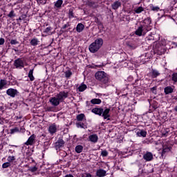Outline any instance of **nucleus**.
<instances>
[{"instance_id": "f257e3e1", "label": "nucleus", "mask_w": 177, "mask_h": 177, "mask_svg": "<svg viewBox=\"0 0 177 177\" xmlns=\"http://www.w3.org/2000/svg\"><path fill=\"white\" fill-rule=\"evenodd\" d=\"M151 19L147 18L144 19L142 24H141L135 31L136 35L142 37V35H146L149 31L151 30Z\"/></svg>"}, {"instance_id": "f03ea898", "label": "nucleus", "mask_w": 177, "mask_h": 177, "mask_svg": "<svg viewBox=\"0 0 177 177\" xmlns=\"http://www.w3.org/2000/svg\"><path fill=\"white\" fill-rule=\"evenodd\" d=\"M68 97V92L67 91H60L59 93L56 95L55 97H53L50 98V103H51L52 106L55 107L59 106L60 103L64 102V100Z\"/></svg>"}, {"instance_id": "7ed1b4c3", "label": "nucleus", "mask_w": 177, "mask_h": 177, "mask_svg": "<svg viewBox=\"0 0 177 177\" xmlns=\"http://www.w3.org/2000/svg\"><path fill=\"white\" fill-rule=\"evenodd\" d=\"M95 77L98 81H100L102 88H107L109 86V75L104 71H97Z\"/></svg>"}, {"instance_id": "20e7f679", "label": "nucleus", "mask_w": 177, "mask_h": 177, "mask_svg": "<svg viewBox=\"0 0 177 177\" xmlns=\"http://www.w3.org/2000/svg\"><path fill=\"white\" fill-rule=\"evenodd\" d=\"M103 46V39L102 38H98L95 40L88 47V50L91 53H96L100 48Z\"/></svg>"}, {"instance_id": "39448f33", "label": "nucleus", "mask_w": 177, "mask_h": 177, "mask_svg": "<svg viewBox=\"0 0 177 177\" xmlns=\"http://www.w3.org/2000/svg\"><path fill=\"white\" fill-rule=\"evenodd\" d=\"M171 151V147L169 146V143L167 142H165L162 143V150L161 152L162 158H165V156L168 154Z\"/></svg>"}, {"instance_id": "423d86ee", "label": "nucleus", "mask_w": 177, "mask_h": 177, "mask_svg": "<svg viewBox=\"0 0 177 177\" xmlns=\"http://www.w3.org/2000/svg\"><path fill=\"white\" fill-rule=\"evenodd\" d=\"M14 66L16 68H24V61L21 58H18L14 61Z\"/></svg>"}, {"instance_id": "0eeeda50", "label": "nucleus", "mask_w": 177, "mask_h": 177, "mask_svg": "<svg viewBox=\"0 0 177 177\" xmlns=\"http://www.w3.org/2000/svg\"><path fill=\"white\" fill-rule=\"evenodd\" d=\"M37 136L35 134H32L28 139V140L24 143L26 146H32L35 145V139Z\"/></svg>"}, {"instance_id": "6e6552de", "label": "nucleus", "mask_w": 177, "mask_h": 177, "mask_svg": "<svg viewBox=\"0 0 177 177\" xmlns=\"http://www.w3.org/2000/svg\"><path fill=\"white\" fill-rule=\"evenodd\" d=\"M6 93L10 97H16L19 95V91L17 89L10 88L6 91Z\"/></svg>"}, {"instance_id": "1a4fd4ad", "label": "nucleus", "mask_w": 177, "mask_h": 177, "mask_svg": "<svg viewBox=\"0 0 177 177\" xmlns=\"http://www.w3.org/2000/svg\"><path fill=\"white\" fill-rule=\"evenodd\" d=\"M102 117H104V120H110V109H103Z\"/></svg>"}, {"instance_id": "9d476101", "label": "nucleus", "mask_w": 177, "mask_h": 177, "mask_svg": "<svg viewBox=\"0 0 177 177\" xmlns=\"http://www.w3.org/2000/svg\"><path fill=\"white\" fill-rule=\"evenodd\" d=\"M143 158L145 161H151L153 160V153L147 151L143 155Z\"/></svg>"}, {"instance_id": "9b49d317", "label": "nucleus", "mask_w": 177, "mask_h": 177, "mask_svg": "<svg viewBox=\"0 0 177 177\" xmlns=\"http://www.w3.org/2000/svg\"><path fill=\"white\" fill-rule=\"evenodd\" d=\"M64 146V140L63 139L59 138L55 145V147L56 150H58V149H60V147H63Z\"/></svg>"}, {"instance_id": "f8f14e48", "label": "nucleus", "mask_w": 177, "mask_h": 177, "mask_svg": "<svg viewBox=\"0 0 177 177\" xmlns=\"http://www.w3.org/2000/svg\"><path fill=\"white\" fill-rule=\"evenodd\" d=\"M91 113L102 116V114H103V108H93L91 110Z\"/></svg>"}, {"instance_id": "ddd939ff", "label": "nucleus", "mask_w": 177, "mask_h": 177, "mask_svg": "<svg viewBox=\"0 0 177 177\" xmlns=\"http://www.w3.org/2000/svg\"><path fill=\"white\" fill-rule=\"evenodd\" d=\"M88 140L92 143H97V140H99V137L96 134H92L88 136Z\"/></svg>"}, {"instance_id": "4468645a", "label": "nucleus", "mask_w": 177, "mask_h": 177, "mask_svg": "<svg viewBox=\"0 0 177 177\" xmlns=\"http://www.w3.org/2000/svg\"><path fill=\"white\" fill-rule=\"evenodd\" d=\"M121 5L120 1H115L111 4V8L113 10H117L118 8H121Z\"/></svg>"}, {"instance_id": "2eb2a0df", "label": "nucleus", "mask_w": 177, "mask_h": 177, "mask_svg": "<svg viewBox=\"0 0 177 177\" xmlns=\"http://www.w3.org/2000/svg\"><path fill=\"white\" fill-rule=\"evenodd\" d=\"M56 131H57V127L55 123L51 124L48 128V132H50L51 135H53V133H56Z\"/></svg>"}, {"instance_id": "dca6fc26", "label": "nucleus", "mask_w": 177, "mask_h": 177, "mask_svg": "<svg viewBox=\"0 0 177 177\" xmlns=\"http://www.w3.org/2000/svg\"><path fill=\"white\" fill-rule=\"evenodd\" d=\"M165 95H171L174 93V86H168L164 88Z\"/></svg>"}, {"instance_id": "f3484780", "label": "nucleus", "mask_w": 177, "mask_h": 177, "mask_svg": "<svg viewBox=\"0 0 177 177\" xmlns=\"http://www.w3.org/2000/svg\"><path fill=\"white\" fill-rule=\"evenodd\" d=\"M106 172L107 171H106V170H104L103 169H100L97 170L96 175L98 177H104V176H106Z\"/></svg>"}, {"instance_id": "a211bd4d", "label": "nucleus", "mask_w": 177, "mask_h": 177, "mask_svg": "<svg viewBox=\"0 0 177 177\" xmlns=\"http://www.w3.org/2000/svg\"><path fill=\"white\" fill-rule=\"evenodd\" d=\"M84 28H85V26H84V24L80 23L76 26V31L77 32H82V31H84Z\"/></svg>"}, {"instance_id": "6ab92c4d", "label": "nucleus", "mask_w": 177, "mask_h": 177, "mask_svg": "<svg viewBox=\"0 0 177 177\" xmlns=\"http://www.w3.org/2000/svg\"><path fill=\"white\" fill-rule=\"evenodd\" d=\"M137 136L142 137V138H146V136L147 135V131L145 130H140V131H138L136 133Z\"/></svg>"}, {"instance_id": "aec40b11", "label": "nucleus", "mask_w": 177, "mask_h": 177, "mask_svg": "<svg viewBox=\"0 0 177 177\" xmlns=\"http://www.w3.org/2000/svg\"><path fill=\"white\" fill-rule=\"evenodd\" d=\"M151 74L152 78H157L160 75V72L156 69H152Z\"/></svg>"}, {"instance_id": "412c9836", "label": "nucleus", "mask_w": 177, "mask_h": 177, "mask_svg": "<svg viewBox=\"0 0 177 177\" xmlns=\"http://www.w3.org/2000/svg\"><path fill=\"white\" fill-rule=\"evenodd\" d=\"M8 84V81L6 80H0V91H2L5 86H6Z\"/></svg>"}, {"instance_id": "4be33fe9", "label": "nucleus", "mask_w": 177, "mask_h": 177, "mask_svg": "<svg viewBox=\"0 0 177 177\" xmlns=\"http://www.w3.org/2000/svg\"><path fill=\"white\" fill-rule=\"evenodd\" d=\"M144 10H145V8L142 6L136 7L133 9V11L135 12V13H137L138 15H139V13H142V12H143Z\"/></svg>"}, {"instance_id": "5701e85b", "label": "nucleus", "mask_w": 177, "mask_h": 177, "mask_svg": "<svg viewBox=\"0 0 177 177\" xmlns=\"http://www.w3.org/2000/svg\"><path fill=\"white\" fill-rule=\"evenodd\" d=\"M30 44L32 45V46H37V45L39 44V40H38L37 38H33L30 40Z\"/></svg>"}, {"instance_id": "b1692460", "label": "nucleus", "mask_w": 177, "mask_h": 177, "mask_svg": "<svg viewBox=\"0 0 177 177\" xmlns=\"http://www.w3.org/2000/svg\"><path fill=\"white\" fill-rule=\"evenodd\" d=\"M84 150V147L82 145H77L75 148V151L77 154H80V153H82V151Z\"/></svg>"}, {"instance_id": "393cba45", "label": "nucleus", "mask_w": 177, "mask_h": 177, "mask_svg": "<svg viewBox=\"0 0 177 177\" xmlns=\"http://www.w3.org/2000/svg\"><path fill=\"white\" fill-rule=\"evenodd\" d=\"M91 103L92 104H100V103H102V100L94 98L91 100Z\"/></svg>"}, {"instance_id": "a878e982", "label": "nucleus", "mask_w": 177, "mask_h": 177, "mask_svg": "<svg viewBox=\"0 0 177 177\" xmlns=\"http://www.w3.org/2000/svg\"><path fill=\"white\" fill-rule=\"evenodd\" d=\"M76 118H77V121H84V120H86L85 118V114H84V113H80V114L77 115Z\"/></svg>"}, {"instance_id": "bb28decb", "label": "nucleus", "mask_w": 177, "mask_h": 177, "mask_svg": "<svg viewBox=\"0 0 177 177\" xmlns=\"http://www.w3.org/2000/svg\"><path fill=\"white\" fill-rule=\"evenodd\" d=\"M32 74H34V69H30L28 73V77L30 81H34V80H35Z\"/></svg>"}, {"instance_id": "cd10ccee", "label": "nucleus", "mask_w": 177, "mask_h": 177, "mask_svg": "<svg viewBox=\"0 0 177 177\" xmlns=\"http://www.w3.org/2000/svg\"><path fill=\"white\" fill-rule=\"evenodd\" d=\"M20 132V129H19V127H15L14 129H11L10 130V133L11 135H13L14 133H17Z\"/></svg>"}, {"instance_id": "c85d7f7f", "label": "nucleus", "mask_w": 177, "mask_h": 177, "mask_svg": "<svg viewBox=\"0 0 177 177\" xmlns=\"http://www.w3.org/2000/svg\"><path fill=\"white\" fill-rule=\"evenodd\" d=\"M156 37H157V35H149L148 37H147V41H156Z\"/></svg>"}, {"instance_id": "c756f323", "label": "nucleus", "mask_w": 177, "mask_h": 177, "mask_svg": "<svg viewBox=\"0 0 177 177\" xmlns=\"http://www.w3.org/2000/svg\"><path fill=\"white\" fill-rule=\"evenodd\" d=\"M16 160V156H9L8 158H7V161L8 162H9L10 164L11 162H13V161H15Z\"/></svg>"}, {"instance_id": "7c9ffc66", "label": "nucleus", "mask_w": 177, "mask_h": 177, "mask_svg": "<svg viewBox=\"0 0 177 177\" xmlns=\"http://www.w3.org/2000/svg\"><path fill=\"white\" fill-rule=\"evenodd\" d=\"M62 5H63V0H57L55 3V7L62 8Z\"/></svg>"}, {"instance_id": "2f4dec72", "label": "nucleus", "mask_w": 177, "mask_h": 177, "mask_svg": "<svg viewBox=\"0 0 177 177\" xmlns=\"http://www.w3.org/2000/svg\"><path fill=\"white\" fill-rule=\"evenodd\" d=\"M149 8H150L151 10H152L153 12H158V10H160V7L154 6H153V4H151Z\"/></svg>"}, {"instance_id": "473e14b6", "label": "nucleus", "mask_w": 177, "mask_h": 177, "mask_svg": "<svg viewBox=\"0 0 177 177\" xmlns=\"http://www.w3.org/2000/svg\"><path fill=\"white\" fill-rule=\"evenodd\" d=\"M87 86L86 84H82L79 87V92H84V91H85V89H86Z\"/></svg>"}, {"instance_id": "72a5a7b5", "label": "nucleus", "mask_w": 177, "mask_h": 177, "mask_svg": "<svg viewBox=\"0 0 177 177\" xmlns=\"http://www.w3.org/2000/svg\"><path fill=\"white\" fill-rule=\"evenodd\" d=\"M76 127L77 128H84V129L86 128V126L83 122H81L76 123Z\"/></svg>"}, {"instance_id": "f704fd0d", "label": "nucleus", "mask_w": 177, "mask_h": 177, "mask_svg": "<svg viewBox=\"0 0 177 177\" xmlns=\"http://www.w3.org/2000/svg\"><path fill=\"white\" fill-rule=\"evenodd\" d=\"M8 17H10V19H13V17H16L15 10H11L10 13L8 15Z\"/></svg>"}, {"instance_id": "c9c22d12", "label": "nucleus", "mask_w": 177, "mask_h": 177, "mask_svg": "<svg viewBox=\"0 0 177 177\" xmlns=\"http://www.w3.org/2000/svg\"><path fill=\"white\" fill-rule=\"evenodd\" d=\"M53 28L50 26L47 27L44 30V32L45 34H50V31H52Z\"/></svg>"}, {"instance_id": "e433bc0d", "label": "nucleus", "mask_w": 177, "mask_h": 177, "mask_svg": "<svg viewBox=\"0 0 177 177\" xmlns=\"http://www.w3.org/2000/svg\"><path fill=\"white\" fill-rule=\"evenodd\" d=\"M12 165L9 162H6L2 165V168L6 169L9 168Z\"/></svg>"}, {"instance_id": "4c0bfd02", "label": "nucleus", "mask_w": 177, "mask_h": 177, "mask_svg": "<svg viewBox=\"0 0 177 177\" xmlns=\"http://www.w3.org/2000/svg\"><path fill=\"white\" fill-rule=\"evenodd\" d=\"M171 80L174 82H177V73H174L171 75Z\"/></svg>"}, {"instance_id": "58836bf2", "label": "nucleus", "mask_w": 177, "mask_h": 177, "mask_svg": "<svg viewBox=\"0 0 177 177\" xmlns=\"http://www.w3.org/2000/svg\"><path fill=\"white\" fill-rule=\"evenodd\" d=\"M68 17H69V19L74 18V12H73V9L69 10Z\"/></svg>"}, {"instance_id": "ea45409f", "label": "nucleus", "mask_w": 177, "mask_h": 177, "mask_svg": "<svg viewBox=\"0 0 177 177\" xmlns=\"http://www.w3.org/2000/svg\"><path fill=\"white\" fill-rule=\"evenodd\" d=\"M162 136L163 137L168 136V131H167L165 129H163L162 130Z\"/></svg>"}, {"instance_id": "a19ab883", "label": "nucleus", "mask_w": 177, "mask_h": 177, "mask_svg": "<svg viewBox=\"0 0 177 177\" xmlns=\"http://www.w3.org/2000/svg\"><path fill=\"white\" fill-rule=\"evenodd\" d=\"M38 5H45L46 3V0H36Z\"/></svg>"}, {"instance_id": "79ce46f5", "label": "nucleus", "mask_w": 177, "mask_h": 177, "mask_svg": "<svg viewBox=\"0 0 177 177\" xmlns=\"http://www.w3.org/2000/svg\"><path fill=\"white\" fill-rule=\"evenodd\" d=\"M127 46L129 48H130V49H136L137 48V46L133 44H127Z\"/></svg>"}, {"instance_id": "37998d69", "label": "nucleus", "mask_w": 177, "mask_h": 177, "mask_svg": "<svg viewBox=\"0 0 177 177\" xmlns=\"http://www.w3.org/2000/svg\"><path fill=\"white\" fill-rule=\"evenodd\" d=\"M101 155L102 157H107V156H109V152H107L106 150L102 151Z\"/></svg>"}, {"instance_id": "c03bdc74", "label": "nucleus", "mask_w": 177, "mask_h": 177, "mask_svg": "<svg viewBox=\"0 0 177 177\" xmlns=\"http://www.w3.org/2000/svg\"><path fill=\"white\" fill-rule=\"evenodd\" d=\"M65 75H66V78H70V77H71V75H73V73H71V71H66L65 73Z\"/></svg>"}, {"instance_id": "a18cd8bd", "label": "nucleus", "mask_w": 177, "mask_h": 177, "mask_svg": "<svg viewBox=\"0 0 177 177\" xmlns=\"http://www.w3.org/2000/svg\"><path fill=\"white\" fill-rule=\"evenodd\" d=\"M151 91L152 92V93H154V95H156L157 94V87L153 86V87L151 88Z\"/></svg>"}, {"instance_id": "49530a36", "label": "nucleus", "mask_w": 177, "mask_h": 177, "mask_svg": "<svg viewBox=\"0 0 177 177\" xmlns=\"http://www.w3.org/2000/svg\"><path fill=\"white\" fill-rule=\"evenodd\" d=\"M17 44H19V41H17V40H16V39H12L10 41L11 45H17Z\"/></svg>"}, {"instance_id": "de8ad7c7", "label": "nucleus", "mask_w": 177, "mask_h": 177, "mask_svg": "<svg viewBox=\"0 0 177 177\" xmlns=\"http://www.w3.org/2000/svg\"><path fill=\"white\" fill-rule=\"evenodd\" d=\"M82 177H92V174L89 173H84L82 174Z\"/></svg>"}, {"instance_id": "09e8293b", "label": "nucleus", "mask_w": 177, "mask_h": 177, "mask_svg": "<svg viewBox=\"0 0 177 177\" xmlns=\"http://www.w3.org/2000/svg\"><path fill=\"white\" fill-rule=\"evenodd\" d=\"M37 169H38V168H37V167H32L30 168V172H35L37 171Z\"/></svg>"}, {"instance_id": "8fccbe9b", "label": "nucleus", "mask_w": 177, "mask_h": 177, "mask_svg": "<svg viewBox=\"0 0 177 177\" xmlns=\"http://www.w3.org/2000/svg\"><path fill=\"white\" fill-rule=\"evenodd\" d=\"M67 27H70V24H66L65 25H64L63 26H62V30H66V28H67Z\"/></svg>"}, {"instance_id": "3c124183", "label": "nucleus", "mask_w": 177, "mask_h": 177, "mask_svg": "<svg viewBox=\"0 0 177 177\" xmlns=\"http://www.w3.org/2000/svg\"><path fill=\"white\" fill-rule=\"evenodd\" d=\"M5 44V39L3 38H0V45H3Z\"/></svg>"}, {"instance_id": "603ef678", "label": "nucleus", "mask_w": 177, "mask_h": 177, "mask_svg": "<svg viewBox=\"0 0 177 177\" xmlns=\"http://www.w3.org/2000/svg\"><path fill=\"white\" fill-rule=\"evenodd\" d=\"M20 17H21V19L22 20H24V19H26V17H27V15H22Z\"/></svg>"}, {"instance_id": "864d4df0", "label": "nucleus", "mask_w": 177, "mask_h": 177, "mask_svg": "<svg viewBox=\"0 0 177 177\" xmlns=\"http://www.w3.org/2000/svg\"><path fill=\"white\" fill-rule=\"evenodd\" d=\"M16 120H21V116H15Z\"/></svg>"}, {"instance_id": "5fc2aeb1", "label": "nucleus", "mask_w": 177, "mask_h": 177, "mask_svg": "<svg viewBox=\"0 0 177 177\" xmlns=\"http://www.w3.org/2000/svg\"><path fill=\"white\" fill-rule=\"evenodd\" d=\"M25 129L24 128L21 127L19 130V132H24Z\"/></svg>"}, {"instance_id": "6e6d98bb", "label": "nucleus", "mask_w": 177, "mask_h": 177, "mask_svg": "<svg viewBox=\"0 0 177 177\" xmlns=\"http://www.w3.org/2000/svg\"><path fill=\"white\" fill-rule=\"evenodd\" d=\"M103 66V65H95V67H97L98 68H100Z\"/></svg>"}, {"instance_id": "4d7b16f0", "label": "nucleus", "mask_w": 177, "mask_h": 177, "mask_svg": "<svg viewBox=\"0 0 177 177\" xmlns=\"http://www.w3.org/2000/svg\"><path fill=\"white\" fill-rule=\"evenodd\" d=\"M17 21H19H19H21V20H23V19H21V17H19V19H17Z\"/></svg>"}, {"instance_id": "13d9d810", "label": "nucleus", "mask_w": 177, "mask_h": 177, "mask_svg": "<svg viewBox=\"0 0 177 177\" xmlns=\"http://www.w3.org/2000/svg\"><path fill=\"white\" fill-rule=\"evenodd\" d=\"M9 152L11 153V154H13V151H12V149H10Z\"/></svg>"}, {"instance_id": "bf43d9fd", "label": "nucleus", "mask_w": 177, "mask_h": 177, "mask_svg": "<svg viewBox=\"0 0 177 177\" xmlns=\"http://www.w3.org/2000/svg\"><path fill=\"white\" fill-rule=\"evenodd\" d=\"M3 106H0V110H3Z\"/></svg>"}, {"instance_id": "052dcab7", "label": "nucleus", "mask_w": 177, "mask_h": 177, "mask_svg": "<svg viewBox=\"0 0 177 177\" xmlns=\"http://www.w3.org/2000/svg\"><path fill=\"white\" fill-rule=\"evenodd\" d=\"M155 145H158V142H156Z\"/></svg>"}]
</instances>
